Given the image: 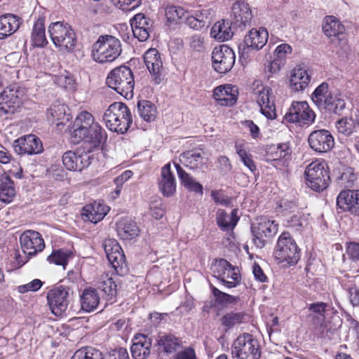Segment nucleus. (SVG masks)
<instances>
[{
  "mask_svg": "<svg viewBox=\"0 0 359 359\" xmlns=\"http://www.w3.org/2000/svg\"><path fill=\"white\" fill-rule=\"evenodd\" d=\"M190 47L195 51L203 52L205 50L204 39L200 36H194L190 39Z\"/></svg>",
  "mask_w": 359,
  "mask_h": 359,
  "instance_id": "61",
  "label": "nucleus"
},
{
  "mask_svg": "<svg viewBox=\"0 0 359 359\" xmlns=\"http://www.w3.org/2000/svg\"><path fill=\"white\" fill-rule=\"evenodd\" d=\"M121 52V43L117 38L102 35L93 45L91 56L94 61L102 64L114 61Z\"/></svg>",
  "mask_w": 359,
  "mask_h": 359,
  "instance_id": "4",
  "label": "nucleus"
},
{
  "mask_svg": "<svg viewBox=\"0 0 359 359\" xmlns=\"http://www.w3.org/2000/svg\"><path fill=\"white\" fill-rule=\"evenodd\" d=\"M217 162L219 164V169L221 172L223 173H227L231 171L232 166L229 158L225 156H220L217 159Z\"/></svg>",
  "mask_w": 359,
  "mask_h": 359,
  "instance_id": "63",
  "label": "nucleus"
},
{
  "mask_svg": "<svg viewBox=\"0 0 359 359\" xmlns=\"http://www.w3.org/2000/svg\"><path fill=\"white\" fill-rule=\"evenodd\" d=\"M236 151L241 161L252 172L256 170V165L252 160V155L245 149L244 144L236 143Z\"/></svg>",
  "mask_w": 359,
  "mask_h": 359,
  "instance_id": "49",
  "label": "nucleus"
},
{
  "mask_svg": "<svg viewBox=\"0 0 359 359\" xmlns=\"http://www.w3.org/2000/svg\"><path fill=\"white\" fill-rule=\"evenodd\" d=\"M337 204L341 209L359 217V191H342L337 198Z\"/></svg>",
  "mask_w": 359,
  "mask_h": 359,
  "instance_id": "23",
  "label": "nucleus"
},
{
  "mask_svg": "<svg viewBox=\"0 0 359 359\" xmlns=\"http://www.w3.org/2000/svg\"><path fill=\"white\" fill-rule=\"evenodd\" d=\"M144 61L149 72L154 76V83L159 84L161 81L163 62L158 50L156 48L147 50L144 55Z\"/></svg>",
  "mask_w": 359,
  "mask_h": 359,
  "instance_id": "24",
  "label": "nucleus"
},
{
  "mask_svg": "<svg viewBox=\"0 0 359 359\" xmlns=\"http://www.w3.org/2000/svg\"><path fill=\"white\" fill-rule=\"evenodd\" d=\"M278 230V224L275 221L266 217H260L258 222L251 226L254 244L258 248H263L271 241Z\"/></svg>",
  "mask_w": 359,
  "mask_h": 359,
  "instance_id": "12",
  "label": "nucleus"
},
{
  "mask_svg": "<svg viewBox=\"0 0 359 359\" xmlns=\"http://www.w3.org/2000/svg\"><path fill=\"white\" fill-rule=\"evenodd\" d=\"M140 229L130 219H121L117 223L118 236L123 240H130L139 235Z\"/></svg>",
  "mask_w": 359,
  "mask_h": 359,
  "instance_id": "34",
  "label": "nucleus"
},
{
  "mask_svg": "<svg viewBox=\"0 0 359 359\" xmlns=\"http://www.w3.org/2000/svg\"><path fill=\"white\" fill-rule=\"evenodd\" d=\"M241 278L238 269L229 264V269L225 273V276H224V281L221 283L227 288H232L240 283Z\"/></svg>",
  "mask_w": 359,
  "mask_h": 359,
  "instance_id": "45",
  "label": "nucleus"
},
{
  "mask_svg": "<svg viewBox=\"0 0 359 359\" xmlns=\"http://www.w3.org/2000/svg\"><path fill=\"white\" fill-rule=\"evenodd\" d=\"M113 2L123 11H130L139 7L142 0H113Z\"/></svg>",
  "mask_w": 359,
  "mask_h": 359,
  "instance_id": "55",
  "label": "nucleus"
},
{
  "mask_svg": "<svg viewBox=\"0 0 359 359\" xmlns=\"http://www.w3.org/2000/svg\"><path fill=\"white\" fill-rule=\"evenodd\" d=\"M62 163L69 170L81 171L90 164V156L85 151H67L62 156Z\"/></svg>",
  "mask_w": 359,
  "mask_h": 359,
  "instance_id": "21",
  "label": "nucleus"
},
{
  "mask_svg": "<svg viewBox=\"0 0 359 359\" xmlns=\"http://www.w3.org/2000/svg\"><path fill=\"white\" fill-rule=\"evenodd\" d=\"M245 36H248V43L250 44V47L256 50L262 49L266 45L269 38L268 31L264 27L253 28Z\"/></svg>",
  "mask_w": 359,
  "mask_h": 359,
  "instance_id": "37",
  "label": "nucleus"
},
{
  "mask_svg": "<svg viewBox=\"0 0 359 359\" xmlns=\"http://www.w3.org/2000/svg\"><path fill=\"white\" fill-rule=\"evenodd\" d=\"M72 294L71 289L64 285L55 287L48 292V303L55 316H60L67 310Z\"/></svg>",
  "mask_w": 359,
  "mask_h": 359,
  "instance_id": "16",
  "label": "nucleus"
},
{
  "mask_svg": "<svg viewBox=\"0 0 359 359\" xmlns=\"http://www.w3.org/2000/svg\"><path fill=\"white\" fill-rule=\"evenodd\" d=\"M175 168L181 184L188 190L196 193L203 194V186L195 180L179 165L175 164Z\"/></svg>",
  "mask_w": 359,
  "mask_h": 359,
  "instance_id": "39",
  "label": "nucleus"
},
{
  "mask_svg": "<svg viewBox=\"0 0 359 359\" xmlns=\"http://www.w3.org/2000/svg\"><path fill=\"white\" fill-rule=\"evenodd\" d=\"M236 55L233 50L226 45L216 46L212 53L213 69L219 74H226L233 67Z\"/></svg>",
  "mask_w": 359,
  "mask_h": 359,
  "instance_id": "17",
  "label": "nucleus"
},
{
  "mask_svg": "<svg viewBox=\"0 0 359 359\" xmlns=\"http://www.w3.org/2000/svg\"><path fill=\"white\" fill-rule=\"evenodd\" d=\"M311 78L306 69L301 67H294L290 74V86L294 91H302L309 86Z\"/></svg>",
  "mask_w": 359,
  "mask_h": 359,
  "instance_id": "29",
  "label": "nucleus"
},
{
  "mask_svg": "<svg viewBox=\"0 0 359 359\" xmlns=\"http://www.w3.org/2000/svg\"><path fill=\"white\" fill-rule=\"evenodd\" d=\"M355 121L352 118L344 117L336 122V128L339 133L351 135L355 129Z\"/></svg>",
  "mask_w": 359,
  "mask_h": 359,
  "instance_id": "52",
  "label": "nucleus"
},
{
  "mask_svg": "<svg viewBox=\"0 0 359 359\" xmlns=\"http://www.w3.org/2000/svg\"><path fill=\"white\" fill-rule=\"evenodd\" d=\"M151 339L142 334H137L131 346L132 356L135 359H145L150 354Z\"/></svg>",
  "mask_w": 359,
  "mask_h": 359,
  "instance_id": "28",
  "label": "nucleus"
},
{
  "mask_svg": "<svg viewBox=\"0 0 359 359\" xmlns=\"http://www.w3.org/2000/svg\"><path fill=\"white\" fill-rule=\"evenodd\" d=\"M311 100L320 110L339 114L346 106L341 94L331 88L326 82L319 85L311 95Z\"/></svg>",
  "mask_w": 359,
  "mask_h": 359,
  "instance_id": "2",
  "label": "nucleus"
},
{
  "mask_svg": "<svg viewBox=\"0 0 359 359\" xmlns=\"http://www.w3.org/2000/svg\"><path fill=\"white\" fill-rule=\"evenodd\" d=\"M276 1L285 11L290 12L291 14L294 13V15H297V13L293 8L298 6L297 4L299 3V0H276Z\"/></svg>",
  "mask_w": 359,
  "mask_h": 359,
  "instance_id": "59",
  "label": "nucleus"
},
{
  "mask_svg": "<svg viewBox=\"0 0 359 359\" xmlns=\"http://www.w3.org/2000/svg\"><path fill=\"white\" fill-rule=\"evenodd\" d=\"M158 188L163 195L166 197L172 196L176 191L175 178L171 172L170 163L165 164L161 168Z\"/></svg>",
  "mask_w": 359,
  "mask_h": 359,
  "instance_id": "26",
  "label": "nucleus"
},
{
  "mask_svg": "<svg viewBox=\"0 0 359 359\" xmlns=\"http://www.w3.org/2000/svg\"><path fill=\"white\" fill-rule=\"evenodd\" d=\"M25 89L17 86L7 87L0 94V116L14 114L22 104Z\"/></svg>",
  "mask_w": 359,
  "mask_h": 359,
  "instance_id": "13",
  "label": "nucleus"
},
{
  "mask_svg": "<svg viewBox=\"0 0 359 359\" xmlns=\"http://www.w3.org/2000/svg\"><path fill=\"white\" fill-rule=\"evenodd\" d=\"M308 143L311 149L316 152L327 153L334 147V140L329 130L320 129L310 133Z\"/></svg>",
  "mask_w": 359,
  "mask_h": 359,
  "instance_id": "19",
  "label": "nucleus"
},
{
  "mask_svg": "<svg viewBox=\"0 0 359 359\" xmlns=\"http://www.w3.org/2000/svg\"><path fill=\"white\" fill-rule=\"evenodd\" d=\"M97 290L102 292V298L112 302L117 293L116 280L108 276H102L97 283Z\"/></svg>",
  "mask_w": 359,
  "mask_h": 359,
  "instance_id": "32",
  "label": "nucleus"
},
{
  "mask_svg": "<svg viewBox=\"0 0 359 359\" xmlns=\"http://www.w3.org/2000/svg\"><path fill=\"white\" fill-rule=\"evenodd\" d=\"M8 172L13 177L21 179L22 177V168L17 161H12L8 165Z\"/></svg>",
  "mask_w": 359,
  "mask_h": 359,
  "instance_id": "60",
  "label": "nucleus"
},
{
  "mask_svg": "<svg viewBox=\"0 0 359 359\" xmlns=\"http://www.w3.org/2000/svg\"><path fill=\"white\" fill-rule=\"evenodd\" d=\"M48 113L55 120H62L66 114V106L61 104H54L48 109Z\"/></svg>",
  "mask_w": 359,
  "mask_h": 359,
  "instance_id": "57",
  "label": "nucleus"
},
{
  "mask_svg": "<svg viewBox=\"0 0 359 359\" xmlns=\"http://www.w3.org/2000/svg\"><path fill=\"white\" fill-rule=\"evenodd\" d=\"M180 163L191 170H197L203 165L201 153L197 151H187L180 156Z\"/></svg>",
  "mask_w": 359,
  "mask_h": 359,
  "instance_id": "38",
  "label": "nucleus"
},
{
  "mask_svg": "<svg viewBox=\"0 0 359 359\" xmlns=\"http://www.w3.org/2000/svg\"><path fill=\"white\" fill-rule=\"evenodd\" d=\"M231 354L233 359H259V343L252 334L244 333L233 342Z\"/></svg>",
  "mask_w": 359,
  "mask_h": 359,
  "instance_id": "8",
  "label": "nucleus"
},
{
  "mask_svg": "<svg viewBox=\"0 0 359 359\" xmlns=\"http://www.w3.org/2000/svg\"><path fill=\"white\" fill-rule=\"evenodd\" d=\"M304 175L306 184L315 191L320 192L329 184L330 176L323 161L316 160L309 163L305 169Z\"/></svg>",
  "mask_w": 359,
  "mask_h": 359,
  "instance_id": "10",
  "label": "nucleus"
},
{
  "mask_svg": "<svg viewBox=\"0 0 359 359\" xmlns=\"http://www.w3.org/2000/svg\"><path fill=\"white\" fill-rule=\"evenodd\" d=\"M210 9L187 11L183 7L176 6H168L165 9L167 22H210Z\"/></svg>",
  "mask_w": 359,
  "mask_h": 359,
  "instance_id": "7",
  "label": "nucleus"
},
{
  "mask_svg": "<svg viewBox=\"0 0 359 359\" xmlns=\"http://www.w3.org/2000/svg\"><path fill=\"white\" fill-rule=\"evenodd\" d=\"M156 344L167 353L176 351L181 346L180 340L172 334L159 335L156 340Z\"/></svg>",
  "mask_w": 359,
  "mask_h": 359,
  "instance_id": "43",
  "label": "nucleus"
},
{
  "mask_svg": "<svg viewBox=\"0 0 359 359\" xmlns=\"http://www.w3.org/2000/svg\"><path fill=\"white\" fill-rule=\"evenodd\" d=\"M315 118L316 114L306 102H293L285 115L287 122L296 123L302 127L311 125Z\"/></svg>",
  "mask_w": 359,
  "mask_h": 359,
  "instance_id": "15",
  "label": "nucleus"
},
{
  "mask_svg": "<svg viewBox=\"0 0 359 359\" xmlns=\"http://www.w3.org/2000/svg\"><path fill=\"white\" fill-rule=\"evenodd\" d=\"M251 17L252 11L248 4L238 1L232 5L230 22H250Z\"/></svg>",
  "mask_w": 359,
  "mask_h": 359,
  "instance_id": "31",
  "label": "nucleus"
},
{
  "mask_svg": "<svg viewBox=\"0 0 359 359\" xmlns=\"http://www.w3.org/2000/svg\"><path fill=\"white\" fill-rule=\"evenodd\" d=\"M71 359H103L102 353L93 347H85L77 350Z\"/></svg>",
  "mask_w": 359,
  "mask_h": 359,
  "instance_id": "47",
  "label": "nucleus"
},
{
  "mask_svg": "<svg viewBox=\"0 0 359 359\" xmlns=\"http://www.w3.org/2000/svg\"><path fill=\"white\" fill-rule=\"evenodd\" d=\"M290 155V151L287 144H272L267 147L266 149L265 159L266 161H277L286 159Z\"/></svg>",
  "mask_w": 359,
  "mask_h": 359,
  "instance_id": "36",
  "label": "nucleus"
},
{
  "mask_svg": "<svg viewBox=\"0 0 359 359\" xmlns=\"http://www.w3.org/2000/svg\"><path fill=\"white\" fill-rule=\"evenodd\" d=\"M13 149L18 154H37L43 151L41 140L34 135L21 137L13 142Z\"/></svg>",
  "mask_w": 359,
  "mask_h": 359,
  "instance_id": "22",
  "label": "nucleus"
},
{
  "mask_svg": "<svg viewBox=\"0 0 359 359\" xmlns=\"http://www.w3.org/2000/svg\"><path fill=\"white\" fill-rule=\"evenodd\" d=\"M109 211V207L100 202L95 201L86 205L82 210V219L93 223L101 221Z\"/></svg>",
  "mask_w": 359,
  "mask_h": 359,
  "instance_id": "25",
  "label": "nucleus"
},
{
  "mask_svg": "<svg viewBox=\"0 0 359 359\" xmlns=\"http://www.w3.org/2000/svg\"><path fill=\"white\" fill-rule=\"evenodd\" d=\"M104 252L109 262L116 270L117 273H123L126 271L125 255L116 240H105L103 243Z\"/></svg>",
  "mask_w": 359,
  "mask_h": 359,
  "instance_id": "18",
  "label": "nucleus"
},
{
  "mask_svg": "<svg viewBox=\"0 0 359 359\" xmlns=\"http://www.w3.org/2000/svg\"><path fill=\"white\" fill-rule=\"evenodd\" d=\"M20 243L22 252L28 257L35 255L41 252L45 247V243L41 235L34 231H25L20 237Z\"/></svg>",
  "mask_w": 359,
  "mask_h": 359,
  "instance_id": "20",
  "label": "nucleus"
},
{
  "mask_svg": "<svg viewBox=\"0 0 359 359\" xmlns=\"http://www.w3.org/2000/svg\"><path fill=\"white\" fill-rule=\"evenodd\" d=\"M100 300V297L96 289L86 288L81 297V308L83 311L90 312L97 308Z\"/></svg>",
  "mask_w": 359,
  "mask_h": 359,
  "instance_id": "33",
  "label": "nucleus"
},
{
  "mask_svg": "<svg viewBox=\"0 0 359 359\" xmlns=\"http://www.w3.org/2000/svg\"><path fill=\"white\" fill-rule=\"evenodd\" d=\"M43 282L39 279H34L31 282L21 285L18 287V291L20 293H25L27 292H36L42 286Z\"/></svg>",
  "mask_w": 359,
  "mask_h": 359,
  "instance_id": "56",
  "label": "nucleus"
},
{
  "mask_svg": "<svg viewBox=\"0 0 359 359\" xmlns=\"http://www.w3.org/2000/svg\"><path fill=\"white\" fill-rule=\"evenodd\" d=\"M103 120L111 131L123 134L133 123L132 115L128 107L123 102H116L105 111Z\"/></svg>",
  "mask_w": 359,
  "mask_h": 359,
  "instance_id": "3",
  "label": "nucleus"
},
{
  "mask_svg": "<svg viewBox=\"0 0 359 359\" xmlns=\"http://www.w3.org/2000/svg\"><path fill=\"white\" fill-rule=\"evenodd\" d=\"M256 49H252L250 44L248 43V36H245L244 40V45L239 47V58L242 63L247 62L252 56L254 52L257 51Z\"/></svg>",
  "mask_w": 359,
  "mask_h": 359,
  "instance_id": "54",
  "label": "nucleus"
},
{
  "mask_svg": "<svg viewBox=\"0 0 359 359\" xmlns=\"http://www.w3.org/2000/svg\"><path fill=\"white\" fill-rule=\"evenodd\" d=\"M175 359H196V357L194 350L192 348L187 347L179 352L176 355Z\"/></svg>",
  "mask_w": 359,
  "mask_h": 359,
  "instance_id": "64",
  "label": "nucleus"
},
{
  "mask_svg": "<svg viewBox=\"0 0 359 359\" xmlns=\"http://www.w3.org/2000/svg\"><path fill=\"white\" fill-rule=\"evenodd\" d=\"M70 251L64 249L53 250L52 254L47 258L50 263L65 266L67 265L69 259L71 257Z\"/></svg>",
  "mask_w": 359,
  "mask_h": 359,
  "instance_id": "50",
  "label": "nucleus"
},
{
  "mask_svg": "<svg viewBox=\"0 0 359 359\" xmlns=\"http://www.w3.org/2000/svg\"><path fill=\"white\" fill-rule=\"evenodd\" d=\"M19 29V24H0V39L6 38Z\"/></svg>",
  "mask_w": 359,
  "mask_h": 359,
  "instance_id": "58",
  "label": "nucleus"
},
{
  "mask_svg": "<svg viewBox=\"0 0 359 359\" xmlns=\"http://www.w3.org/2000/svg\"><path fill=\"white\" fill-rule=\"evenodd\" d=\"M149 24H130V29L135 38L139 41H146L151 32V27Z\"/></svg>",
  "mask_w": 359,
  "mask_h": 359,
  "instance_id": "48",
  "label": "nucleus"
},
{
  "mask_svg": "<svg viewBox=\"0 0 359 359\" xmlns=\"http://www.w3.org/2000/svg\"><path fill=\"white\" fill-rule=\"evenodd\" d=\"M239 217L237 216V210L233 209L231 215H228L224 210H218L216 213V221L217 225L222 231L233 229Z\"/></svg>",
  "mask_w": 359,
  "mask_h": 359,
  "instance_id": "35",
  "label": "nucleus"
},
{
  "mask_svg": "<svg viewBox=\"0 0 359 359\" xmlns=\"http://www.w3.org/2000/svg\"><path fill=\"white\" fill-rule=\"evenodd\" d=\"M32 41L35 47L43 48L48 43L44 24H34L32 33Z\"/></svg>",
  "mask_w": 359,
  "mask_h": 359,
  "instance_id": "44",
  "label": "nucleus"
},
{
  "mask_svg": "<svg viewBox=\"0 0 359 359\" xmlns=\"http://www.w3.org/2000/svg\"><path fill=\"white\" fill-rule=\"evenodd\" d=\"M323 31L329 38L338 37L341 40L342 38H340V36L344 34L345 27L343 24H324Z\"/></svg>",
  "mask_w": 359,
  "mask_h": 359,
  "instance_id": "53",
  "label": "nucleus"
},
{
  "mask_svg": "<svg viewBox=\"0 0 359 359\" xmlns=\"http://www.w3.org/2000/svg\"><path fill=\"white\" fill-rule=\"evenodd\" d=\"M330 309V306L324 302L313 303L309 306L312 325L316 332L323 338H330L333 332L325 319V313Z\"/></svg>",
  "mask_w": 359,
  "mask_h": 359,
  "instance_id": "14",
  "label": "nucleus"
},
{
  "mask_svg": "<svg viewBox=\"0 0 359 359\" xmlns=\"http://www.w3.org/2000/svg\"><path fill=\"white\" fill-rule=\"evenodd\" d=\"M248 316L243 311H230L224 313L220 318L219 323L221 326L228 331L234 327L246 323Z\"/></svg>",
  "mask_w": 359,
  "mask_h": 359,
  "instance_id": "30",
  "label": "nucleus"
},
{
  "mask_svg": "<svg viewBox=\"0 0 359 359\" xmlns=\"http://www.w3.org/2000/svg\"><path fill=\"white\" fill-rule=\"evenodd\" d=\"M229 264L224 259L215 260V263L212 264L211 271L214 276L217 278L220 282L224 281V276H225V273L229 269Z\"/></svg>",
  "mask_w": 359,
  "mask_h": 359,
  "instance_id": "51",
  "label": "nucleus"
},
{
  "mask_svg": "<svg viewBox=\"0 0 359 359\" xmlns=\"http://www.w3.org/2000/svg\"><path fill=\"white\" fill-rule=\"evenodd\" d=\"M212 294L215 297V304L219 305H228V304H235L238 300V297H235L231 294H229L226 292H222L219 289H217L215 286H211Z\"/></svg>",
  "mask_w": 359,
  "mask_h": 359,
  "instance_id": "46",
  "label": "nucleus"
},
{
  "mask_svg": "<svg viewBox=\"0 0 359 359\" xmlns=\"http://www.w3.org/2000/svg\"><path fill=\"white\" fill-rule=\"evenodd\" d=\"M15 195L13 181L6 175H0V200L9 203Z\"/></svg>",
  "mask_w": 359,
  "mask_h": 359,
  "instance_id": "41",
  "label": "nucleus"
},
{
  "mask_svg": "<svg viewBox=\"0 0 359 359\" xmlns=\"http://www.w3.org/2000/svg\"><path fill=\"white\" fill-rule=\"evenodd\" d=\"M238 89L233 86H220L215 88L213 97L222 106H232L238 99Z\"/></svg>",
  "mask_w": 359,
  "mask_h": 359,
  "instance_id": "27",
  "label": "nucleus"
},
{
  "mask_svg": "<svg viewBox=\"0 0 359 359\" xmlns=\"http://www.w3.org/2000/svg\"><path fill=\"white\" fill-rule=\"evenodd\" d=\"M70 133L74 144L83 141L91 144L94 147L100 146L102 140L106 137L104 130L95 121L93 116L86 111L77 115L72 123Z\"/></svg>",
  "mask_w": 359,
  "mask_h": 359,
  "instance_id": "1",
  "label": "nucleus"
},
{
  "mask_svg": "<svg viewBox=\"0 0 359 359\" xmlns=\"http://www.w3.org/2000/svg\"><path fill=\"white\" fill-rule=\"evenodd\" d=\"M48 32L53 43L60 51L71 53L74 50L76 38L69 24H50Z\"/></svg>",
  "mask_w": 359,
  "mask_h": 359,
  "instance_id": "9",
  "label": "nucleus"
},
{
  "mask_svg": "<svg viewBox=\"0 0 359 359\" xmlns=\"http://www.w3.org/2000/svg\"><path fill=\"white\" fill-rule=\"evenodd\" d=\"M108 86L126 99L133 97L135 81L131 69L125 65L112 69L107 76Z\"/></svg>",
  "mask_w": 359,
  "mask_h": 359,
  "instance_id": "5",
  "label": "nucleus"
},
{
  "mask_svg": "<svg viewBox=\"0 0 359 359\" xmlns=\"http://www.w3.org/2000/svg\"><path fill=\"white\" fill-rule=\"evenodd\" d=\"M137 114L141 118L147 122H151L156 119L157 109L152 102L148 100H140L138 102Z\"/></svg>",
  "mask_w": 359,
  "mask_h": 359,
  "instance_id": "42",
  "label": "nucleus"
},
{
  "mask_svg": "<svg viewBox=\"0 0 359 359\" xmlns=\"http://www.w3.org/2000/svg\"><path fill=\"white\" fill-rule=\"evenodd\" d=\"M273 257L279 263L295 265L300 258V250L288 232L279 236L273 252Z\"/></svg>",
  "mask_w": 359,
  "mask_h": 359,
  "instance_id": "6",
  "label": "nucleus"
},
{
  "mask_svg": "<svg viewBox=\"0 0 359 359\" xmlns=\"http://www.w3.org/2000/svg\"><path fill=\"white\" fill-rule=\"evenodd\" d=\"M232 24H213L210 36L218 41L223 42L232 38L234 34Z\"/></svg>",
  "mask_w": 359,
  "mask_h": 359,
  "instance_id": "40",
  "label": "nucleus"
},
{
  "mask_svg": "<svg viewBox=\"0 0 359 359\" xmlns=\"http://www.w3.org/2000/svg\"><path fill=\"white\" fill-rule=\"evenodd\" d=\"M211 196L216 203L227 206L230 204V199L224 196L220 191H212Z\"/></svg>",
  "mask_w": 359,
  "mask_h": 359,
  "instance_id": "62",
  "label": "nucleus"
},
{
  "mask_svg": "<svg viewBox=\"0 0 359 359\" xmlns=\"http://www.w3.org/2000/svg\"><path fill=\"white\" fill-rule=\"evenodd\" d=\"M252 88L253 97L260 107L261 113L269 119L276 118V107L272 90L264 86L260 81H255Z\"/></svg>",
  "mask_w": 359,
  "mask_h": 359,
  "instance_id": "11",
  "label": "nucleus"
}]
</instances>
